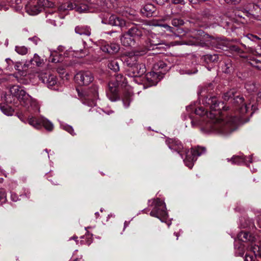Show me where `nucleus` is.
Returning a JSON list of instances; mask_svg holds the SVG:
<instances>
[{
  "label": "nucleus",
  "mask_w": 261,
  "mask_h": 261,
  "mask_svg": "<svg viewBox=\"0 0 261 261\" xmlns=\"http://www.w3.org/2000/svg\"><path fill=\"white\" fill-rule=\"evenodd\" d=\"M10 92L21 105L28 109L31 108L35 113L39 112L40 106L38 102L26 92L23 87L14 85L10 87Z\"/></svg>",
  "instance_id": "nucleus-2"
},
{
  "label": "nucleus",
  "mask_w": 261,
  "mask_h": 261,
  "mask_svg": "<svg viewBox=\"0 0 261 261\" xmlns=\"http://www.w3.org/2000/svg\"><path fill=\"white\" fill-rule=\"evenodd\" d=\"M258 225L261 227V216L258 218ZM238 240L244 242H250V251L256 256H261V241L257 240L254 236L249 234L246 231H241L237 236Z\"/></svg>",
  "instance_id": "nucleus-3"
},
{
  "label": "nucleus",
  "mask_w": 261,
  "mask_h": 261,
  "mask_svg": "<svg viewBox=\"0 0 261 261\" xmlns=\"http://www.w3.org/2000/svg\"><path fill=\"white\" fill-rule=\"evenodd\" d=\"M83 8H82V7H77L76 8V11L79 12H84L86 10V6H83Z\"/></svg>",
  "instance_id": "nucleus-55"
},
{
  "label": "nucleus",
  "mask_w": 261,
  "mask_h": 261,
  "mask_svg": "<svg viewBox=\"0 0 261 261\" xmlns=\"http://www.w3.org/2000/svg\"><path fill=\"white\" fill-rule=\"evenodd\" d=\"M94 80L92 73L89 71H81L74 76L75 82L80 86L90 84Z\"/></svg>",
  "instance_id": "nucleus-8"
},
{
  "label": "nucleus",
  "mask_w": 261,
  "mask_h": 261,
  "mask_svg": "<svg viewBox=\"0 0 261 261\" xmlns=\"http://www.w3.org/2000/svg\"><path fill=\"white\" fill-rule=\"evenodd\" d=\"M147 81L150 86L155 85L163 77V76L155 71H151L146 75Z\"/></svg>",
  "instance_id": "nucleus-12"
},
{
  "label": "nucleus",
  "mask_w": 261,
  "mask_h": 261,
  "mask_svg": "<svg viewBox=\"0 0 261 261\" xmlns=\"http://www.w3.org/2000/svg\"><path fill=\"white\" fill-rule=\"evenodd\" d=\"M92 242V241L91 240H88L87 242H86V244L88 245H89Z\"/></svg>",
  "instance_id": "nucleus-60"
},
{
  "label": "nucleus",
  "mask_w": 261,
  "mask_h": 261,
  "mask_svg": "<svg viewBox=\"0 0 261 261\" xmlns=\"http://www.w3.org/2000/svg\"><path fill=\"white\" fill-rule=\"evenodd\" d=\"M15 50L19 55H24L27 54L28 49L24 46H16Z\"/></svg>",
  "instance_id": "nucleus-38"
},
{
  "label": "nucleus",
  "mask_w": 261,
  "mask_h": 261,
  "mask_svg": "<svg viewBox=\"0 0 261 261\" xmlns=\"http://www.w3.org/2000/svg\"><path fill=\"white\" fill-rule=\"evenodd\" d=\"M100 48L103 52L113 54L117 53L120 49V47L118 44L115 43L108 44L102 41Z\"/></svg>",
  "instance_id": "nucleus-11"
},
{
  "label": "nucleus",
  "mask_w": 261,
  "mask_h": 261,
  "mask_svg": "<svg viewBox=\"0 0 261 261\" xmlns=\"http://www.w3.org/2000/svg\"><path fill=\"white\" fill-rule=\"evenodd\" d=\"M60 126L62 129L67 131L69 134H70L71 135L73 136L75 135L73 128H72V127L71 126H70L69 125H67V124L63 123H61Z\"/></svg>",
  "instance_id": "nucleus-39"
},
{
  "label": "nucleus",
  "mask_w": 261,
  "mask_h": 261,
  "mask_svg": "<svg viewBox=\"0 0 261 261\" xmlns=\"http://www.w3.org/2000/svg\"><path fill=\"white\" fill-rule=\"evenodd\" d=\"M79 95L83 97H81V99L83 104L89 107L95 106L96 105V100L98 97V87L96 86H94L88 94L84 95L79 92Z\"/></svg>",
  "instance_id": "nucleus-7"
},
{
  "label": "nucleus",
  "mask_w": 261,
  "mask_h": 261,
  "mask_svg": "<svg viewBox=\"0 0 261 261\" xmlns=\"http://www.w3.org/2000/svg\"><path fill=\"white\" fill-rule=\"evenodd\" d=\"M29 40L33 41L35 45H37L38 42L40 41V39L36 36L32 38H30Z\"/></svg>",
  "instance_id": "nucleus-50"
},
{
  "label": "nucleus",
  "mask_w": 261,
  "mask_h": 261,
  "mask_svg": "<svg viewBox=\"0 0 261 261\" xmlns=\"http://www.w3.org/2000/svg\"><path fill=\"white\" fill-rule=\"evenodd\" d=\"M245 261H261V256H256L254 254L253 255H251L249 253H246Z\"/></svg>",
  "instance_id": "nucleus-36"
},
{
  "label": "nucleus",
  "mask_w": 261,
  "mask_h": 261,
  "mask_svg": "<svg viewBox=\"0 0 261 261\" xmlns=\"http://www.w3.org/2000/svg\"><path fill=\"white\" fill-rule=\"evenodd\" d=\"M155 10V8L153 5L148 4L141 11L144 16H152V13L154 12Z\"/></svg>",
  "instance_id": "nucleus-22"
},
{
  "label": "nucleus",
  "mask_w": 261,
  "mask_h": 261,
  "mask_svg": "<svg viewBox=\"0 0 261 261\" xmlns=\"http://www.w3.org/2000/svg\"><path fill=\"white\" fill-rule=\"evenodd\" d=\"M204 106L209 107L211 111L209 113L202 107L195 110V113L200 116H206L207 118L205 126L201 128V130L205 134L214 133L222 136H227L234 129L236 118L227 117L225 119L220 111L225 109L224 102H218L215 97H206L202 100Z\"/></svg>",
  "instance_id": "nucleus-1"
},
{
  "label": "nucleus",
  "mask_w": 261,
  "mask_h": 261,
  "mask_svg": "<svg viewBox=\"0 0 261 261\" xmlns=\"http://www.w3.org/2000/svg\"><path fill=\"white\" fill-rule=\"evenodd\" d=\"M75 31L80 35L90 36L91 34L90 29L87 26H77L75 28Z\"/></svg>",
  "instance_id": "nucleus-25"
},
{
  "label": "nucleus",
  "mask_w": 261,
  "mask_h": 261,
  "mask_svg": "<svg viewBox=\"0 0 261 261\" xmlns=\"http://www.w3.org/2000/svg\"><path fill=\"white\" fill-rule=\"evenodd\" d=\"M192 106H188V107H187V110H188V111H189V110H190L192 109Z\"/></svg>",
  "instance_id": "nucleus-62"
},
{
  "label": "nucleus",
  "mask_w": 261,
  "mask_h": 261,
  "mask_svg": "<svg viewBox=\"0 0 261 261\" xmlns=\"http://www.w3.org/2000/svg\"><path fill=\"white\" fill-rule=\"evenodd\" d=\"M112 7L110 0H101L100 3L99 11H106Z\"/></svg>",
  "instance_id": "nucleus-29"
},
{
  "label": "nucleus",
  "mask_w": 261,
  "mask_h": 261,
  "mask_svg": "<svg viewBox=\"0 0 261 261\" xmlns=\"http://www.w3.org/2000/svg\"><path fill=\"white\" fill-rule=\"evenodd\" d=\"M49 61L53 63H58L60 62V59H59V56L57 55V53L54 51L53 53L51 52Z\"/></svg>",
  "instance_id": "nucleus-41"
},
{
  "label": "nucleus",
  "mask_w": 261,
  "mask_h": 261,
  "mask_svg": "<svg viewBox=\"0 0 261 261\" xmlns=\"http://www.w3.org/2000/svg\"><path fill=\"white\" fill-rule=\"evenodd\" d=\"M235 254L236 256H242L244 253V246L241 243L238 247H237V240L234 241Z\"/></svg>",
  "instance_id": "nucleus-32"
},
{
  "label": "nucleus",
  "mask_w": 261,
  "mask_h": 261,
  "mask_svg": "<svg viewBox=\"0 0 261 261\" xmlns=\"http://www.w3.org/2000/svg\"><path fill=\"white\" fill-rule=\"evenodd\" d=\"M28 122L30 125L36 129L43 126L46 130L51 131L54 128L53 124L43 117H36L33 115L28 117Z\"/></svg>",
  "instance_id": "nucleus-5"
},
{
  "label": "nucleus",
  "mask_w": 261,
  "mask_h": 261,
  "mask_svg": "<svg viewBox=\"0 0 261 261\" xmlns=\"http://www.w3.org/2000/svg\"><path fill=\"white\" fill-rule=\"evenodd\" d=\"M234 96L233 90H230L224 94L223 98L225 100H228Z\"/></svg>",
  "instance_id": "nucleus-43"
},
{
  "label": "nucleus",
  "mask_w": 261,
  "mask_h": 261,
  "mask_svg": "<svg viewBox=\"0 0 261 261\" xmlns=\"http://www.w3.org/2000/svg\"><path fill=\"white\" fill-rule=\"evenodd\" d=\"M250 8H252V9H249L248 10H247L246 9L242 8L241 9V11L243 12L244 15H250L252 16H255V14L253 13V9L255 10H259L261 11V9H259L257 6H255L253 4H250L249 5Z\"/></svg>",
  "instance_id": "nucleus-30"
},
{
  "label": "nucleus",
  "mask_w": 261,
  "mask_h": 261,
  "mask_svg": "<svg viewBox=\"0 0 261 261\" xmlns=\"http://www.w3.org/2000/svg\"><path fill=\"white\" fill-rule=\"evenodd\" d=\"M152 204L154 207L150 213V216L159 219L162 222H166L168 214L165 202L159 198H156L153 200Z\"/></svg>",
  "instance_id": "nucleus-4"
},
{
  "label": "nucleus",
  "mask_w": 261,
  "mask_h": 261,
  "mask_svg": "<svg viewBox=\"0 0 261 261\" xmlns=\"http://www.w3.org/2000/svg\"><path fill=\"white\" fill-rule=\"evenodd\" d=\"M132 72V75L129 76L132 77H139L144 74L146 72V68L143 64H139L138 63L132 69H130Z\"/></svg>",
  "instance_id": "nucleus-15"
},
{
  "label": "nucleus",
  "mask_w": 261,
  "mask_h": 261,
  "mask_svg": "<svg viewBox=\"0 0 261 261\" xmlns=\"http://www.w3.org/2000/svg\"><path fill=\"white\" fill-rule=\"evenodd\" d=\"M116 81L118 85L126 84L127 83L125 77L121 74H119L116 75Z\"/></svg>",
  "instance_id": "nucleus-40"
},
{
  "label": "nucleus",
  "mask_w": 261,
  "mask_h": 261,
  "mask_svg": "<svg viewBox=\"0 0 261 261\" xmlns=\"http://www.w3.org/2000/svg\"><path fill=\"white\" fill-rule=\"evenodd\" d=\"M176 19H174L173 22V24L176 26L177 25H181L184 23V21L182 20H180L177 24L176 22Z\"/></svg>",
  "instance_id": "nucleus-56"
},
{
  "label": "nucleus",
  "mask_w": 261,
  "mask_h": 261,
  "mask_svg": "<svg viewBox=\"0 0 261 261\" xmlns=\"http://www.w3.org/2000/svg\"><path fill=\"white\" fill-rule=\"evenodd\" d=\"M25 10L29 15H36L42 11V7L39 6L38 3L37 5L33 6L27 4L25 7Z\"/></svg>",
  "instance_id": "nucleus-19"
},
{
  "label": "nucleus",
  "mask_w": 261,
  "mask_h": 261,
  "mask_svg": "<svg viewBox=\"0 0 261 261\" xmlns=\"http://www.w3.org/2000/svg\"><path fill=\"white\" fill-rule=\"evenodd\" d=\"M172 3L174 4H181L184 5L185 4L184 0H172Z\"/></svg>",
  "instance_id": "nucleus-53"
},
{
  "label": "nucleus",
  "mask_w": 261,
  "mask_h": 261,
  "mask_svg": "<svg viewBox=\"0 0 261 261\" xmlns=\"http://www.w3.org/2000/svg\"><path fill=\"white\" fill-rule=\"evenodd\" d=\"M159 5H163L166 0H155Z\"/></svg>",
  "instance_id": "nucleus-57"
},
{
  "label": "nucleus",
  "mask_w": 261,
  "mask_h": 261,
  "mask_svg": "<svg viewBox=\"0 0 261 261\" xmlns=\"http://www.w3.org/2000/svg\"><path fill=\"white\" fill-rule=\"evenodd\" d=\"M190 120H191V122L192 127H195L197 126H198V125H199V121H197L196 120L195 121L193 119H192L191 118H190Z\"/></svg>",
  "instance_id": "nucleus-51"
},
{
  "label": "nucleus",
  "mask_w": 261,
  "mask_h": 261,
  "mask_svg": "<svg viewBox=\"0 0 261 261\" xmlns=\"http://www.w3.org/2000/svg\"><path fill=\"white\" fill-rule=\"evenodd\" d=\"M166 143L168 145L170 149L176 151L178 153H180L181 158H183L181 153V149L183 148V147L179 140L170 139L167 140Z\"/></svg>",
  "instance_id": "nucleus-16"
},
{
  "label": "nucleus",
  "mask_w": 261,
  "mask_h": 261,
  "mask_svg": "<svg viewBox=\"0 0 261 261\" xmlns=\"http://www.w3.org/2000/svg\"><path fill=\"white\" fill-rule=\"evenodd\" d=\"M218 58V56L216 54L206 55L203 57L204 60L207 63L217 62Z\"/></svg>",
  "instance_id": "nucleus-34"
},
{
  "label": "nucleus",
  "mask_w": 261,
  "mask_h": 261,
  "mask_svg": "<svg viewBox=\"0 0 261 261\" xmlns=\"http://www.w3.org/2000/svg\"><path fill=\"white\" fill-rule=\"evenodd\" d=\"M77 237H72V238H70V240L73 239V240H74L75 241H77Z\"/></svg>",
  "instance_id": "nucleus-61"
},
{
  "label": "nucleus",
  "mask_w": 261,
  "mask_h": 261,
  "mask_svg": "<svg viewBox=\"0 0 261 261\" xmlns=\"http://www.w3.org/2000/svg\"><path fill=\"white\" fill-rule=\"evenodd\" d=\"M246 37L252 41H255L256 40H259L260 38L257 36L253 35L252 34H248L246 35Z\"/></svg>",
  "instance_id": "nucleus-47"
},
{
  "label": "nucleus",
  "mask_w": 261,
  "mask_h": 261,
  "mask_svg": "<svg viewBox=\"0 0 261 261\" xmlns=\"http://www.w3.org/2000/svg\"><path fill=\"white\" fill-rule=\"evenodd\" d=\"M150 47H153L161 44V41L159 40V37L155 34H151L148 38Z\"/></svg>",
  "instance_id": "nucleus-28"
},
{
  "label": "nucleus",
  "mask_w": 261,
  "mask_h": 261,
  "mask_svg": "<svg viewBox=\"0 0 261 261\" xmlns=\"http://www.w3.org/2000/svg\"><path fill=\"white\" fill-rule=\"evenodd\" d=\"M121 43L125 46H133L135 45L136 40L131 36L126 33L123 34L120 38Z\"/></svg>",
  "instance_id": "nucleus-17"
},
{
  "label": "nucleus",
  "mask_w": 261,
  "mask_h": 261,
  "mask_svg": "<svg viewBox=\"0 0 261 261\" xmlns=\"http://www.w3.org/2000/svg\"><path fill=\"white\" fill-rule=\"evenodd\" d=\"M252 159L251 157H245L243 155H234L230 160L228 159V161H231L232 164L242 165L245 164L248 165V164L251 163Z\"/></svg>",
  "instance_id": "nucleus-14"
},
{
  "label": "nucleus",
  "mask_w": 261,
  "mask_h": 261,
  "mask_svg": "<svg viewBox=\"0 0 261 261\" xmlns=\"http://www.w3.org/2000/svg\"><path fill=\"white\" fill-rule=\"evenodd\" d=\"M7 201L6 194L3 190H0V204L5 203Z\"/></svg>",
  "instance_id": "nucleus-42"
},
{
  "label": "nucleus",
  "mask_w": 261,
  "mask_h": 261,
  "mask_svg": "<svg viewBox=\"0 0 261 261\" xmlns=\"http://www.w3.org/2000/svg\"><path fill=\"white\" fill-rule=\"evenodd\" d=\"M143 31L141 29H138L137 27H133L130 28L128 31V33L134 38L136 41L139 40L140 38L143 35Z\"/></svg>",
  "instance_id": "nucleus-21"
},
{
  "label": "nucleus",
  "mask_w": 261,
  "mask_h": 261,
  "mask_svg": "<svg viewBox=\"0 0 261 261\" xmlns=\"http://www.w3.org/2000/svg\"><path fill=\"white\" fill-rule=\"evenodd\" d=\"M11 199L13 201L16 202L19 200L17 195L12 192H11Z\"/></svg>",
  "instance_id": "nucleus-48"
},
{
  "label": "nucleus",
  "mask_w": 261,
  "mask_h": 261,
  "mask_svg": "<svg viewBox=\"0 0 261 261\" xmlns=\"http://www.w3.org/2000/svg\"><path fill=\"white\" fill-rule=\"evenodd\" d=\"M31 64L33 65H36L37 66H40L42 64V60H41L39 56L35 54L34 55L33 59L30 60Z\"/></svg>",
  "instance_id": "nucleus-37"
},
{
  "label": "nucleus",
  "mask_w": 261,
  "mask_h": 261,
  "mask_svg": "<svg viewBox=\"0 0 261 261\" xmlns=\"http://www.w3.org/2000/svg\"><path fill=\"white\" fill-rule=\"evenodd\" d=\"M13 0H3V1L2 2V4L0 5V10H1L3 8V6H2L3 4H4L5 3H10ZM4 9L5 10L7 9V8L5 7H4Z\"/></svg>",
  "instance_id": "nucleus-52"
},
{
  "label": "nucleus",
  "mask_w": 261,
  "mask_h": 261,
  "mask_svg": "<svg viewBox=\"0 0 261 261\" xmlns=\"http://www.w3.org/2000/svg\"><path fill=\"white\" fill-rule=\"evenodd\" d=\"M234 102L238 105V111L241 115L246 113L250 108V104L247 105L243 103L244 98L243 97L237 96L233 98Z\"/></svg>",
  "instance_id": "nucleus-13"
},
{
  "label": "nucleus",
  "mask_w": 261,
  "mask_h": 261,
  "mask_svg": "<svg viewBox=\"0 0 261 261\" xmlns=\"http://www.w3.org/2000/svg\"><path fill=\"white\" fill-rule=\"evenodd\" d=\"M133 93L132 91H125L122 97L124 107L127 108L129 107L130 101L132 100Z\"/></svg>",
  "instance_id": "nucleus-23"
},
{
  "label": "nucleus",
  "mask_w": 261,
  "mask_h": 261,
  "mask_svg": "<svg viewBox=\"0 0 261 261\" xmlns=\"http://www.w3.org/2000/svg\"><path fill=\"white\" fill-rule=\"evenodd\" d=\"M135 11L133 10H130L129 8H126L123 14H122V16L127 17L128 15H133L134 16L135 14H134Z\"/></svg>",
  "instance_id": "nucleus-44"
},
{
  "label": "nucleus",
  "mask_w": 261,
  "mask_h": 261,
  "mask_svg": "<svg viewBox=\"0 0 261 261\" xmlns=\"http://www.w3.org/2000/svg\"><path fill=\"white\" fill-rule=\"evenodd\" d=\"M205 151L204 147L199 146L192 148L191 151H186V158L184 160L186 166L191 169L194 165V162L197 160V157L201 155Z\"/></svg>",
  "instance_id": "nucleus-6"
},
{
  "label": "nucleus",
  "mask_w": 261,
  "mask_h": 261,
  "mask_svg": "<svg viewBox=\"0 0 261 261\" xmlns=\"http://www.w3.org/2000/svg\"><path fill=\"white\" fill-rule=\"evenodd\" d=\"M101 22L120 27H123L125 25V20L123 17H102Z\"/></svg>",
  "instance_id": "nucleus-10"
},
{
  "label": "nucleus",
  "mask_w": 261,
  "mask_h": 261,
  "mask_svg": "<svg viewBox=\"0 0 261 261\" xmlns=\"http://www.w3.org/2000/svg\"><path fill=\"white\" fill-rule=\"evenodd\" d=\"M171 12L173 15H178L180 16H184L190 14L188 9L175 5L172 7Z\"/></svg>",
  "instance_id": "nucleus-18"
},
{
  "label": "nucleus",
  "mask_w": 261,
  "mask_h": 261,
  "mask_svg": "<svg viewBox=\"0 0 261 261\" xmlns=\"http://www.w3.org/2000/svg\"><path fill=\"white\" fill-rule=\"evenodd\" d=\"M108 98L112 101H115L118 99V93L116 87H110L107 93Z\"/></svg>",
  "instance_id": "nucleus-24"
},
{
  "label": "nucleus",
  "mask_w": 261,
  "mask_h": 261,
  "mask_svg": "<svg viewBox=\"0 0 261 261\" xmlns=\"http://www.w3.org/2000/svg\"><path fill=\"white\" fill-rule=\"evenodd\" d=\"M245 88L247 90H248L249 92H251L254 91L255 89V86L253 83L250 84V83H247L245 85Z\"/></svg>",
  "instance_id": "nucleus-45"
},
{
  "label": "nucleus",
  "mask_w": 261,
  "mask_h": 261,
  "mask_svg": "<svg viewBox=\"0 0 261 261\" xmlns=\"http://www.w3.org/2000/svg\"><path fill=\"white\" fill-rule=\"evenodd\" d=\"M197 72V70H194L193 72H190V71H187L186 72V73L188 74H192V73H195Z\"/></svg>",
  "instance_id": "nucleus-58"
},
{
  "label": "nucleus",
  "mask_w": 261,
  "mask_h": 261,
  "mask_svg": "<svg viewBox=\"0 0 261 261\" xmlns=\"http://www.w3.org/2000/svg\"><path fill=\"white\" fill-rule=\"evenodd\" d=\"M50 181H51L53 182V184H54V185H57V184H58V182H57V181H56V182H54V181H51V180H50Z\"/></svg>",
  "instance_id": "nucleus-64"
},
{
  "label": "nucleus",
  "mask_w": 261,
  "mask_h": 261,
  "mask_svg": "<svg viewBox=\"0 0 261 261\" xmlns=\"http://www.w3.org/2000/svg\"><path fill=\"white\" fill-rule=\"evenodd\" d=\"M49 21L53 24L54 25L56 26L57 24L55 23V20H54L53 21L51 20H49Z\"/></svg>",
  "instance_id": "nucleus-59"
},
{
  "label": "nucleus",
  "mask_w": 261,
  "mask_h": 261,
  "mask_svg": "<svg viewBox=\"0 0 261 261\" xmlns=\"http://www.w3.org/2000/svg\"><path fill=\"white\" fill-rule=\"evenodd\" d=\"M153 70L163 76L167 71L166 64L163 61H160L154 65Z\"/></svg>",
  "instance_id": "nucleus-20"
},
{
  "label": "nucleus",
  "mask_w": 261,
  "mask_h": 261,
  "mask_svg": "<svg viewBox=\"0 0 261 261\" xmlns=\"http://www.w3.org/2000/svg\"><path fill=\"white\" fill-rule=\"evenodd\" d=\"M0 109L2 112L7 116H12L13 114L14 110L7 105L1 106Z\"/></svg>",
  "instance_id": "nucleus-31"
},
{
  "label": "nucleus",
  "mask_w": 261,
  "mask_h": 261,
  "mask_svg": "<svg viewBox=\"0 0 261 261\" xmlns=\"http://www.w3.org/2000/svg\"><path fill=\"white\" fill-rule=\"evenodd\" d=\"M73 9V5L71 3H67L61 5L59 7V10L60 11H64L66 10H70Z\"/></svg>",
  "instance_id": "nucleus-35"
},
{
  "label": "nucleus",
  "mask_w": 261,
  "mask_h": 261,
  "mask_svg": "<svg viewBox=\"0 0 261 261\" xmlns=\"http://www.w3.org/2000/svg\"><path fill=\"white\" fill-rule=\"evenodd\" d=\"M38 4L41 7H42V10L44 8H52L54 6L55 4L52 2L49 1L48 0H39Z\"/></svg>",
  "instance_id": "nucleus-33"
},
{
  "label": "nucleus",
  "mask_w": 261,
  "mask_h": 261,
  "mask_svg": "<svg viewBox=\"0 0 261 261\" xmlns=\"http://www.w3.org/2000/svg\"><path fill=\"white\" fill-rule=\"evenodd\" d=\"M16 3L17 4H19L20 3V0H16Z\"/></svg>",
  "instance_id": "nucleus-63"
},
{
  "label": "nucleus",
  "mask_w": 261,
  "mask_h": 261,
  "mask_svg": "<svg viewBox=\"0 0 261 261\" xmlns=\"http://www.w3.org/2000/svg\"><path fill=\"white\" fill-rule=\"evenodd\" d=\"M224 1L229 4H239L241 0H224Z\"/></svg>",
  "instance_id": "nucleus-49"
},
{
  "label": "nucleus",
  "mask_w": 261,
  "mask_h": 261,
  "mask_svg": "<svg viewBox=\"0 0 261 261\" xmlns=\"http://www.w3.org/2000/svg\"><path fill=\"white\" fill-rule=\"evenodd\" d=\"M23 194H20L19 196L22 198H29L30 192L28 189H23Z\"/></svg>",
  "instance_id": "nucleus-46"
},
{
  "label": "nucleus",
  "mask_w": 261,
  "mask_h": 261,
  "mask_svg": "<svg viewBox=\"0 0 261 261\" xmlns=\"http://www.w3.org/2000/svg\"><path fill=\"white\" fill-rule=\"evenodd\" d=\"M108 67L114 72L119 70V65L117 59H110L108 61Z\"/></svg>",
  "instance_id": "nucleus-26"
},
{
  "label": "nucleus",
  "mask_w": 261,
  "mask_h": 261,
  "mask_svg": "<svg viewBox=\"0 0 261 261\" xmlns=\"http://www.w3.org/2000/svg\"><path fill=\"white\" fill-rule=\"evenodd\" d=\"M39 79L42 82L51 88L57 83L56 76L52 74H48L46 73H41L38 75Z\"/></svg>",
  "instance_id": "nucleus-9"
},
{
  "label": "nucleus",
  "mask_w": 261,
  "mask_h": 261,
  "mask_svg": "<svg viewBox=\"0 0 261 261\" xmlns=\"http://www.w3.org/2000/svg\"><path fill=\"white\" fill-rule=\"evenodd\" d=\"M137 58V56L135 55L129 56L126 58L125 62L127 65L129 66L130 69H132L138 63Z\"/></svg>",
  "instance_id": "nucleus-27"
},
{
  "label": "nucleus",
  "mask_w": 261,
  "mask_h": 261,
  "mask_svg": "<svg viewBox=\"0 0 261 261\" xmlns=\"http://www.w3.org/2000/svg\"><path fill=\"white\" fill-rule=\"evenodd\" d=\"M6 62L8 64V66H12L13 64V61L9 58L6 59ZM8 69H10V67H8Z\"/></svg>",
  "instance_id": "nucleus-54"
}]
</instances>
